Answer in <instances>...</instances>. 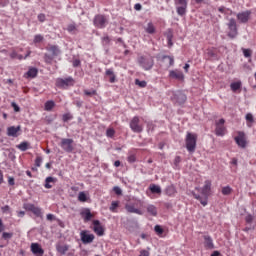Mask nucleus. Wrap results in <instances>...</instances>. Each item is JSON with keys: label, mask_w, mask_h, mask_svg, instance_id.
<instances>
[{"label": "nucleus", "mask_w": 256, "mask_h": 256, "mask_svg": "<svg viewBox=\"0 0 256 256\" xmlns=\"http://www.w3.org/2000/svg\"><path fill=\"white\" fill-rule=\"evenodd\" d=\"M195 190L198 191V193H200L201 195L192 192L194 199L200 201L203 207H207V203H209V195H211V181L206 180L202 188L196 187Z\"/></svg>", "instance_id": "nucleus-1"}, {"label": "nucleus", "mask_w": 256, "mask_h": 256, "mask_svg": "<svg viewBox=\"0 0 256 256\" xmlns=\"http://www.w3.org/2000/svg\"><path fill=\"white\" fill-rule=\"evenodd\" d=\"M145 205L143 200L133 197L125 204V209L128 213H135L136 215H143L141 208Z\"/></svg>", "instance_id": "nucleus-2"}, {"label": "nucleus", "mask_w": 256, "mask_h": 256, "mask_svg": "<svg viewBox=\"0 0 256 256\" xmlns=\"http://www.w3.org/2000/svg\"><path fill=\"white\" fill-rule=\"evenodd\" d=\"M185 141L187 151L189 153H195V149H197V134L188 132Z\"/></svg>", "instance_id": "nucleus-3"}, {"label": "nucleus", "mask_w": 256, "mask_h": 256, "mask_svg": "<svg viewBox=\"0 0 256 256\" xmlns=\"http://www.w3.org/2000/svg\"><path fill=\"white\" fill-rule=\"evenodd\" d=\"M73 85H75V80L72 77L56 79V86L60 89H67V87H73Z\"/></svg>", "instance_id": "nucleus-4"}, {"label": "nucleus", "mask_w": 256, "mask_h": 256, "mask_svg": "<svg viewBox=\"0 0 256 256\" xmlns=\"http://www.w3.org/2000/svg\"><path fill=\"white\" fill-rule=\"evenodd\" d=\"M178 15L183 17L187 13V0H174Z\"/></svg>", "instance_id": "nucleus-5"}, {"label": "nucleus", "mask_w": 256, "mask_h": 256, "mask_svg": "<svg viewBox=\"0 0 256 256\" xmlns=\"http://www.w3.org/2000/svg\"><path fill=\"white\" fill-rule=\"evenodd\" d=\"M138 61L141 67L145 69V71H149V69H153L154 62L152 57L141 56Z\"/></svg>", "instance_id": "nucleus-6"}, {"label": "nucleus", "mask_w": 256, "mask_h": 256, "mask_svg": "<svg viewBox=\"0 0 256 256\" xmlns=\"http://www.w3.org/2000/svg\"><path fill=\"white\" fill-rule=\"evenodd\" d=\"M107 23H109V20H107V17L104 15L99 14L94 17V25L98 27V29H105Z\"/></svg>", "instance_id": "nucleus-7"}, {"label": "nucleus", "mask_w": 256, "mask_h": 256, "mask_svg": "<svg viewBox=\"0 0 256 256\" xmlns=\"http://www.w3.org/2000/svg\"><path fill=\"white\" fill-rule=\"evenodd\" d=\"M228 37H230L231 39H235V37H237V35H239V32L237 31V22L235 21V19H230L228 22Z\"/></svg>", "instance_id": "nucleus-8"}, {"label": "nucleus", "mask_w": 256, "mask_h": 256, "mask_svg": "<svg viewBox=\"0 0 256 256\" xmlns=\"http://www.w3.org/2000/svg\"><path fill=\"white\" fill-rule=\"evenodd\" d=\"M80 239L84 245H89L93 241H95V235L90 234L87 230H82L80 232Z\"/></svg>", "instance_id": "nucleus-9"}, {"label": "nucleus", "mask_w": 256, "mask_h": 256, "mask_svg": "<svg viewBox=\"0 0 256 256\" xmlns=\"http://www.w3.org/2000/svg\"><path fill=\"white\" fill-rule=\"evenodd\" d=\"M60 147L63 151H66V153H73V139L63 138L60 142Z\"/></svg>", "instance_id": "nucleus-10"}, {"label": "nucleus", "mask_w": 256, "mask_h": 256, "mask_svg": "<svg viewBox=\"0 0 256 256\" xmlns=\"http://www.w3.org/2000/svg\"><path fill=\"white\" fill-rule=\"evenodd\" d=\"M215 133L218 137H223L227 133V128H225V119H220L216 122Z\"/></svg>", "instance_id": "nucleus-11"}, {"label": "nucleus", "mask_w": 256, "mask_h": 256, "mask_svg": "<svg viewBox=\"0 0 256 256\" xmlns=\"http://www.w3.org/2000/svg\"><path fill=\"white\" fill-rule=\"evenodd\" d=\"M130 128L134 133H141V131H143V125H141L139 117L135 116L130 121Z\"/></svg>", "instance_id": "nucleus-12"}, {"label": "nucleus", "mask_w": 256, "mask_h": 256, "mask_svg": "<svg viewBox=\"0 0 256 256\" xmlns=\"http://www.w3.org/2000/svg\"><path fill=\"white\" fill-rule=\"evenodd\" d=\"M234 139L237 145H239L242 149L247 147V138H245L244 132H238V135Z\"/></svg>", "instance_id": "nucleus-13"}, {"label": "nucleus", "mask_w": 256, "mask_h": 256, "mask_svg": "<svg viewBox=\"0 0 256 256\" xmlns=\"http://www.w3.org/2000/svg\"><path fill=\"white\" fill-rule=\"evenodd\" d=\"M93 231L96 233V235H98V237H103V235H105V229H103V226L99 220L93 221Z\"/></svg>", "instance_id": "nucleus-14"}, {"label": "nucleus", "mask_w": 256, "mask_h": 256, "mask_svg": "<svg viewBox=\"0 0 256 256\" xmlns=\"http://www.w3.org/2000/svg\"><path fill=\"white\" fill-rule=\"evenodd\" d=\"M170 79H176L177 81H184L185 75L179 69L170 70L169 72Z\"/></svg>", "instance_id": "nucleus-15"}, {"label": "nucleus", "mask_w": 256, "mask_h": 256, "mask_svg": "<svg viewBox=\"0 0 256 256\" xmlns=\"http://www.w3.org/2000/svg\"><path fill=\"white\" fill-rule=\"evenodd\" d=\"M172 101H174V103H178V105H183V103H185V101H187V96H185V94H183L182 92H176L175 94H173V97H171Z\"/></svg>", "instance_id": "nucleus-16"}, {"label": "nucleus", "mask_w": 256, "mask_h": 256, "mask_svg": "<svg viewBox=\"0 0 256 256\" xmlns=\"http://www.w3.org/2000/svg\"><path fill=\"white\" fill-rule=\"evenodd\" d=\"M30 249L35 256H43L45 253V250L41 248V245L39 243H32L30 246Z\"/></svg>", "instance_id": "nucleus-17"}, {"label": "nucleus", "mask_w": 256, "mask_h": 256, "mask_svg": "<svg viewBox=\"0 0 256 256\" xmlns=\"http://www.w3.org/2000/svg\"><path fill=\"white\" fill-rule=\"evenodd\" d=\"M203 239H204V247H205V249H208V250L215 249V244L213 243V238H211V236L204 235Z\"/></svg>", "instance_id": "nucleus-18"}, {"label": "nucleus", "mask_w": 256, "mask_h": 256, "mask_svg": "<svg viewBox=\"0 0 256 256\" xmlns=\"http://www.w3.org/2000/svg\"><path fill=\"white\" fill-rule=\"evenodd\" d=\"M24 208L27 211H31L32 213H34V215H36V217H41V208H39L33 204H25Z\"/></svg>", "instance_id": "nucleus-19"}, {"label": "nucleus", "mask_w": 256, "mask_h": 256, "mask_svg": "<svg viewBox=\"0 0 256 256\" xmlns=\"http://www.w3.org/2000/svg\"><path fill=\"white\" fill-rule=\"evenodd\" d=\"M21 131V126H10L7 128V135L8 137H18L19 132Z\"/></svg>", "instance_id": "nucleus-20"}, {"label": "nucleus", "mask_w": 256, "mask_h": 256, "mask_svg": "<svg viewBox=\"0 0 256 256\" xmlns=\"http://www.w3.org/2000/svg\"><path fill=\"white\" fill-rule=\"evenodd\" d=\"M251 15V12L246 11V12H241L237 14V19L240 21V23H247L249 21V17Z\"/></svg>", "instance_id": "nucleus-21"}, {"label": "nucleus", "mask_w": 256, "mask_h": 256, "mask_svg": "<svg viewBox=\"0 0 256 256\" xmlns=\"http://www.w3.org/2000/svg\"><path fill=\"white\" fill-rule=\"evenodd\" d=\"M56 251L60 253V255H65L67 251H69V245L67 244H57L56 245Z\"/></svg>", "instance_id": "nucleus-22"}, {"label": "nucleus", "mask_w": 256, "mask_h": 256, "mask_svg": "<svg viewBox=\"0 0 256 256\" xmlns=\"http://www.w3.org/2000/svg\"><path fill=\"white\" fill-rule=\"evenodd\" d=\"M81 215L84 219V221H91V219H93V214L91 213V210H89V208H86L84 209L82 212H81Z\"/></svg>", "instance_id": "nucleus-23"}, {"label": "nucleus", "mask_w": 256, "mask_h": 256, "mask_svg": "<svg viewBox=\"0 0 256 256\" xmlns=\"http://www.w3.org/2000/svg\"><path fill=\"white\" fill-rule=\"evenodd\" d=\"M57 182V178H54V177H47L45 179V185L44 187L46 189H51L53 187V185H51V183H56Z\"/></svg>", "instance_id": "nucleus-24"}, {"label": "nucleus", "mask_w": 256, "mask_h": 256, "mask_svg": "<svg viewBox=\"0 0 256 256\" xmlns=\"http://www.w3.org/2000/svg\"><path fill=\"white\" fill-rule=\"evenodd\" d=\"M37 73H39L37 68H29V70L25 74V77H27V78L30 77L31 79H34V77H37Z\"/></svg>", "instance_id": "nucleus-25"}, {"label": "nucleus", "mask_w": 256, "mask_h": 256, "mask_svg": "<svg viewBox=\"0 0 256 256\" xmlns=\"http://www.w3.org/2000/svg\"><path fill=\"white\" fill-rule=\"evenodd\" d=\"M166 195H168L169 197H173V195H175L177 193V189H175V186L170 185L166 188L165 190Z\"/></svg>", "instance_id": "nucleus-26"}, {"label": "nucleus", "mask_w": 256, "mask_h": 256, "mask_svg": "<svg viewBox=\"0 0 256 256\" xmlns=\"http://www.w3.org/2000/svg\"><path fill=\"white\" fill-rule=\"evenodd\" d=\"M106 76L110 78L109 81L111 83H115L116 76H115V73L113 72V69H107L106 70Z\"/></svg>", "instance_id": "nucleus-27"}, {"label": "nucleus", "mask_w": 256, "mask_h": 256, "mask_svg": "<svg viewBox=\"0 0 256 256\" xmlns=\"http://www.w3.org/2000/svg\"><path fill=\"white\" fill-rule=\"evenodd\" d=\"M146 33H149V35H153V33H155L156 29H155V25H153L151 22H149L147 24L146 27H144Z\"/></svg>", "instance_id": "nucleus-28"}, {"label": "nucleus", "mask_w": 256, "mask_h": 256, "mask_svg": "<svg viewBox=\"0 0 256 256\" xmlns=\"http://www.w3.org/2000/svg\"><path fill=\"white\" fill-rule=\"evenodd\" d=\"M54 107H55V102L53 100H49L44 104L45 111H53Z\"/></svg>", "instance_id": "nucleus-29"}, {"label": "nucleus", "mask_w": 256, "mask_h": 256, "mask_svg": "<svg viewBox=\"0 0 256 256\" xmlns=\"http://www.w3.org/2000/svg\"><path fill=\"white\" fill-rule=\"evenodd\" d=\"M147 212L150 213L153 217H157V207L155 205H148L147 206Z\"/></svg>", "instance_id": "nucleus-30"}, {"label": "nucleus", "mask_w": 256, "mask_h": 256, "mask_svg": "<svg viewBox=\"0 0 256 256\" xmlns=\"http://www.w3.org/2000/svg\"><path fill=\"white\" fill-rule=\"evenodd\" d=\"M149 189H150L151 193H156L158 195H161V186L155 185V184H151Z\"/></svg>", "instance_id": "nucleus-31"}, {"label": "nucleus", "mask_w": 256, "mask_h": 256, "mask_svg": "<svg viewBox=\"0 0 256 256\" xmlns=\"http://www.w3.org/2000/svg\"><path fill=\"white\" fill-rule=\"evenodd\" d=\"M230 89L234 92L237 93V91H239V89H241V82H234L230 84Z\"/></svg>", "instance_id": "nucleus-32"}, {"label": "nucleus", "mask_w": 256, "mask_h": 256, "mask_svg": "<svg viewBox=\"0 0 256 256\" xmlns=\"http://www.w3.org/2000/svg\"><path fill=\"white\" fill-rule=\"evenodd\" d=\"M10 57H11V59H18L19 61H23V55L17 53V51H15V50H13L10 53Z\"/></svg>", "instance_id": "nucleus-33"}, {"label": "nucleus", "mask_w": 256, "mask_h": 256, "mask_svg": "<svg viewBox=\"0 0 256 256\" xmlns=\"http://www.w3.org/2000/svg\"><path fill=\"white\" fill-rule=\"evenodd\" d=\"M119 207V201H113L111 203V206L109 208V210L112 212V213H117V209Z\"/></svg>", "instance_id": "nucleus-34"}, {"label": "nucleus", "mask_w": 256, "mask_h": 256, "mask_svg": "<svg viewBox=\"0 0 256 256\" xmlns=\"http://www.w3.org/2000/svg\"><path fill=\"white\" fill-rule=\"evenodd\" d=\"M67 32L68 33H77V25H75V23L69 24L67 26Z\"/></svg>", "instance_id": "nucleus-35"}, {"label": "nucleus", "mask_w": 256, "mask_h": 256, "mask_svg": "<svg viewBox=\"0 0 256 256\" xmlns=\"http://www.w3.org/2000/svg\"><path fill=\"white\" fill-rule=\"evenodd\" d=\"M47 50L50 51L52 55H59V48L57 46H49Z\"/></svg>", "instance_id": "nucleus-36"}, {"label": "nucleus", "mask_w": 256, "mask_h": 256, "mask_svg": "<svg viewBox=\"0 0 256 256\" xmlns=\"http://www.w3.org/2000/svg\"><path fill=\"white\" fill-rule=\"evenodd\" d=\"M78 201H80V203H85L87 201V194L85 192H80L78 194Z\"/></svg>", "instance_id": "nucleus-37"}, {"label": "nucleus", "mask_w": 256, "mask_h": 256, "mask_svg": "<svg viewBox=\"0 0 256 256\" xmlns=\"http://www.w3.org/2000/svg\"><path fill=\"white\" fill-rule=\"evenodd\" d=\"M44 39H45V38H44L43 35H41V34L35 35V36H34L33 43H34L35 45H37V43H42V41H43Z\"/></svg>", "instance_id": "nucleus-38"}, {"label": "nucleus", "mask_w": 256, "mask_h": 256, "mask_svg": "<svg viewBox=\"0 0 256 256\" xmlns=\"http://www.w3.org/2000/svg\"><path fill=\"white\" fill-rule=\"evenodd\" d=\"M17 147L20 149V151H27V149L29 148V143L22 142Z\"/></svg>", "instance_id": "nucleus-39"}, {"label": "nucleus", "mask_w": 256, "mask_h": 256, "mask_svg": "<svg viewBox=\"0 0 256 256\" xmlns=\"http://www.w3.org/2000/svg\"><path fill=\"white\" fill-rule=\"evenodd\" d=\"M12 237H13V233L11 232L2 233V239H4V241H9V239H11Z\"/></svg>", "instance_id": "nucleus-40"}, {"label": "nucleus", "mask_w": 256, "mask_h": 256, "mask_svg": "<svg viewBox=\"0 0 256 256\" xmlns=\"http://www.w3.org/2000/svg\"><path fill=\"white\" fill-rule=\"evenodd\" d=\"M231 191H233V189H231V187L229 186H225L222 188L223 195H231Z\"/></svg>", "instance_id": "nucleus-41"}, {"label": "nucleus", "mask_w": 256, "mask_h": 256, "mask_svg": "<svg viewBox=\"0 0 256 256\" xmlns=\"http://www.w3.org/2000/svg\"><path fill=\"white\" fill-rule=\"evenodd\" d=\"M135 84L138 85V87H147V82L146 81H140L139 79L135 80Z\"/></svg>", "instance_id": "nucleus-42"}, {"label": "nucleus", "mask_w": 256, "mask_h": 256, "mask_svg": "<svg viewBox=\"0 0 256 256\" xmlns=\"http://www.w3.org/2000/svg\"><path fill=\"white\" fill-rule=\"evenodd\" d=\"M84 94L87 95L88 97H93V95H97L96 90H84Z\"/></svg>", "instance_id": "nucleus-43"}, {"label": "nucleus", "mask_w": 256, "mask_h": 256, "mask_svg": "<svg viewBox=\"0 0 256 256\" xmlns=\"http://www.w3.org/2000/svg\"><path fill=\"white\" fill-rule=\"evenodd\" d=\"M106 135H107V137H113V136L115 135V129H113V128H108V129L106 130Z\"/></svg>", "instance_id": "nucleus-44"}, {"label": "nucleus", "mask_w": 256, "mask_h": 256, "mask_svg": "<svg viewBox=\"0 0 256 256\" xmlns=\"http://www.w3.org/2000/svg\"><path fill=\"white\" fill-rule=\"evenodd\" d=\"M154 231L157 233V235H163V228H161L159 225L154 227Z\"/></svg>", "instance_id": "nucleus-45"}, {"label": "nucleus", "mask_w": 256, "mask_h": 256, "mask_svg": "<svg viewBox=\"0 0 256 256\" xmlns=\"http://www.w3.org/2000/svg\"><path fill=\"white\" fill-rule=\"evenodd\" d=\"M113 191H114V193H115L116 195H122V194H123V190H121V188L118 187V186H115V187L113 188Z\"/></svg>", "instance_id": "nucleus-46"}, {"label": "nucleus", "mask_w": 256, "mask_h": 256, "mask_svg": "<svg viewBox=\"0 0 256 256\" xmlns=\"http://www.w3.org/2000/svg\"><path fill=\"white\" fill-rule=\"evenodd\" d=\"M11 107H13V109L16 113H19L21 111V108H19V105H17V103H15V102L11 103Z\"/></svg>", "instance_id": "nucleus-47"}, {"label": "nucleus", "mask_w": 256, "mask_h": 256, "mask_svg": "<svg viewBox=\"0 0 256 256\" xmlns=\"http://www.w3.org/2000/svg\"><path fill=\"white\" fill-rule=\"evenodd\" d=\"M245 221H246V223H253V215L248 214V215L245 217Z\"/></svg>", "instance_id": "nucleus-48"}, {"label": "nucleus", "mask_w": 256, "mask_h": 256, "mask_svg": "<svg viewBox=\"0 0 256 256\" xmlns=\"http://www.w3.org/2000/svg\"><path fill=\"white\" fill-rule=\"evenodd\" d=\"M36 167H41V163H43V158L37 157L35 160Z\"/></svg>", "instance_id": "nucleus-49"}, {"label": "nucleus", "mask_w": 256, "mask_h": 256, "mask_svg": "<svg viewBox=\"0 0 256 256\" xmlns=\"http://www.w3.org/2000/svg\"><path fill=\"white\" fill-rule=\"evenodd\" d=\"M71 119H73V116H71V114L63 115V121H71Z\"/></svg>", "instance_id": "nucleus-50"}, {"label": "nucleus", "mask_w": 256, "mask_h": 256, "mask_svg": "<svg viewBox=\"0 0 256 256\" xmlns=\"http://www.w3.org/2000/svg\"><path fill=\"white\" fill-rule=\"evenodd\" d=\"M244 57H251V50L250 49H244L243 50Z\"/></svg>", "instance_id": "nucleus-51"}, {"label": "nucleus", "mask_w": 256, "mask_h": 256, "mask_svg": "<svg viewBox=\"0 0 256 256\" xmlns=\"http://www.w3.org/2000/svg\"><path fill=\"white\" fill-rule=\"evenodd\" d=\"M246 121L253 123V114L251 113L246 114Z\"/></svg>", "instance_id": "nucleus-52"}, {"label": "nucleus", "mask_w": 256, "mask_h": 256, "mask_svg": "<svg viewBox=\"0 0 256 256\" xmlns=\"http://www.w3.org/2000/svg\"><path fill=\"white\" fill-rule=\"evenodd\" d=\"M45 63H51L53 61V58L47 54L44 56Z\"/></svg>", "instance_id": "nucleus-53"}, {"label": "nucleus", "mask_w": 256, "mask_h": 256, "mask_svg": "<svg viewBox=\"0 0 256 256\" xmlns=\"http://www.w3.org/2000/svg\"><path fill=\"white\" fill-rule=\"evenodd\" d=\"M179 163H181V157L176 156L175 159H174V165L177 167V165H179Z\"/></svg>", "instance_id": "nucleus-54"}, {"label": "nucleus", "mask_w": 256, "mask_h": 256, "mask_svg": "<svg viewBox=\"0 0 256 256\" xmlns=\"http://www.w3.org/2000/svg\"><path fill=\"white\" fill-rule=\"evenodd\" d=\"M165 58L169 59V64L171 66L175 65V59H173V57L171 56H165Z\"/></svg>", "instance_id": "nucleus-55"}, {"label": "nucleus", "mask_w": 256, "mask_h": 256, "mask_svg": "<svg viewBox=\"0 0 256 256\" xmlns=\"http://www.w3.org/2000/svg\"><path fill=\"white\" fill-rule=\"evenodd\" d=\"M135 161H136L135 155H130V156L128 157V162H129V163H135Z\"/></svg>", "instance_id": "nucleus-56"}, {"label": "nucleus", "mask_w": 256, "mask_h": 256, "mask_svg": "<svg viewBox=\"0 0 256 256\" xmlns=\"http://www.w3.org/2000/svg\"><path fill=\"white\" fill-rule=\"evenodd\" d=\"M38 21H40L41 23H43V21H45V14H39V15H38Z\"/></svg>", "instance_id": "nucleus-57"}, {"label": "nucleus", "mask_w": 256, "mask_h": 256, "mask_svg": "<svg viewBox=\"0 0 256 256\" xmlns=\"http://www.w3.org/2000/svg\"><path fill=\"white\" fill-rule=\"evenodd\" d=\"M8 185H15V178L9 177L8 178Z\"/></svg>", "instance_id": "nucleus-58"}, {"label": "nucleus", "mask_w": 256, "mask_h": 256, "mask_svg": "<svg viewBox=\"0 0 256 256\" xmlns=\"http://www.w3.org/2000/svg\"><path fill=\"white\" fill-rule=\"evenodd\" d=\"M139 256H149V251H147V250H141Z\"/></svg>", "instance_id": "nucleus-59"}, {"label": "nucleus", "mask_w": 256, "mask_h": 256, "mask_svg": "<svg viewBox=\"0 0 256 256\" xmlns=\"http://www.w3.org/2000/svg\"><path fill=\"white\" fill-rule=\"evenodd\" d=\"M79 65H81V61H79V60L73 61V67H79Z\"/></svg>", "instance_id": "nucleus-60"}, {"label": "nucleus", "mask_w": 256, "mask_h": 256, "mask_svg": "<svg viewBox=\"0 0 256 256\" xmlns=\"http://www.w3.org/2000/svg\"><path fill=\"white\" fill-rule=\"evenodd\" d=\"M102 41H103V43H109V41H110L109 36H104L102 38Z\"/></svg>", "instance_id": "nucleus-61"}, {"label": "nucleus", "mask_w": 256, "mask_h": 256, "mask_svg": "<svg viewBox=\"0 0 256 256\" xmlns=\"http://www.w3.org/2000/svg\"><path fill=\"white\" fill-rule=\"evenodd\" d=\"M2 211H3V213L9 212V211H10L9 206H4V207L2 208Z\"/></svg>", "instance_id": "nucleus-62"}, {"label": "nucleus", "mask_w": 256, "mask_h": 256, "mask_svg": "<svg viewBox=\"0 0 256 256\" xmlns=\"http://www.w3.org/2000/svg\"><path fill=\"white\" fill-rule=\"evenodd\" d=\"M75 105H77V107H82L83 106V101L77 100L75 102Z\"/></svg>", "instance_id": "nucleus-63"}, {"label": "nucleus", "mask_w": 256, "mask_h": 256, "mask_svg": "<svg viewBox=\"0 0 256 256\" xmlns=\"http://www.w3.org/2000/svg\"><path fill=\"white\" fill-rule=\"evenodd\" d=\"M211 256H221V253L219 251H214Z\"/></svg>", "instance_id": "nucleus-64"}]
</instances>
